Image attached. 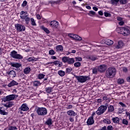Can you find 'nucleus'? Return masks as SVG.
Returning a JSON list of instances; mask_svg holds the SVG:
<instances>
[{
    "mask_svg": "<svg viewBox=\"0 0 130 130\" xmlns=\"http://www.w3.org/2000/svg\"><path fill=\"white\" fill-rule=\"evenodd\" d=\"M116 74V69L111 67L107 70L106 72V76L107 78H113Z\"/></svg>",
    "mask_w": 130,
    "mask_h": 130,
    "instance_id": "1",
    "label": "nucleus"
},
{
    "mask_svg": "<svg viewBox=\"0 0 130 130\" xmlns=\"http://www.w3.org/2000/svg\"><path fill=\"white\" fill-rule=\"evenodd\" d=\"M75 78H76V80H77L78 82L79 83H85V82H87L88 80H90V77L88 76H78L75 75Z\"/></svg>",
    "mask_w": 130,
    "mask_h": 130,
    "instance_id": "2",
    "label": "nucleus"
},
{
    "mask_svg": "<svg viewBox=\"0 0 130 130\" xmlns=\"http://www.w3.org/2000/svg\"><path fill=\"white\" fill-rule=\"evenodd\" d=\"M36 112L38 115L44 116L47 114V109L43 107H38L36 110Z\"/></svg>",
    "mask_w": 130,
    "mask_h": 130,
    "instance_id": "3",
    "label": "nucleus"
},
{
    "mask_svg": "<svg viewBox=\"0 0 130 130\" xmlns=\"http://www.w3.org/2000/svg\"><path fill=\"white\" fill-rule=\"evenodd\" d=\"M107 107H108V104H107L105 106H101L98 108L95 113L98 115H101V114H103L106 111Z\"/></svg>",
    "mask_w": 130,
    "mask_h": 130,
    "instance_id": "4",
    "label": "nucleus"
},
{
    "mask_svg": "<svg viewBox=\"0 0 130 130\" xmlns=\"http://www.w3.org/2000/svg\"><path fill=\"white\" fill-rule=\"evenodd\" d=\"M10 56L11 57H13V58H15V59H23V56L20 54H18V52L15 50L11 52Z\"/></svg>",
    "mask_w": 130,
    "mask_h": 130,
    "instance_id": "5",
    "label": "nucleus"
},
{
    "mask_svg": "<svg viewBox=\"0 0 130 130\" xmlns=\"http://www.w3.org/2000/svg\"><path fill=\"white\" fill-rule=\"evenodd\" d=\"M120 34L123 35V36H128L130 34L129 29L127 28V27H122L120 28Z\"/></svg>",
    "mask_w": 130,
    "mask_h": 130,
    "instance_id": "6",
    "label": "nucleus"
},
{
    "mask_svg": "<svg viewBox=\"0 0 130 130\" xmlns=\"http://www.w3.org/2000/svg\"><path fill=\"white\" fill-rule=\"evenodd\" d=\"M15 28H16V30L19 32H23V31H25V30H26V27L24 25H22L20 24H15Z\"/></svg>",
    "mask_w": 130,
    "mask_h": 130,
    "instance_id": "7",
    "label": "nucleus"
},
{
    "mask_svg": "<svg viewBox=\"0 0 130 130\" xmlns=\"http://www.w3.org/2000/svg\"><path fill=\"white\" fill-rule=\"evenodd\" d=\"M15 99V95L14 94H10L6 96L5 98L3 99V101L7 102V101H11Z\"/></svg>",
    "mask_w": 130,
    "mask_h": 130,
    "instance_id": "8",
    "label": "nucleus"
},
{
    "mask_svg": "<svg viewBox=\"0 0 130 130\" xmlns=\"http://www.w3.org/2000/svg\"><path fill=\"white\" fill-rule=\"evenodd\" d=\"M107 69V66L105 64H102L98 67V71L100 73H104Z\"/></svg>",
    "mask_w": 130,
    "mask_h": 130,
    "instance_id": "9",
    "label": "nucleus"
},
{
    "mask_svg": "<svg viewBox=\"0 0 130 130\" xmlns=\"http://www.w3.org/2000/svg\"><path fill=\"white\" fill-rule=\"evenodd\" d=\"M50 26L52 28H57L58 27V22L56 21H52L50 22Z\"/></svg>",
    "mask_w": 130,
    "mask_h": 130,
    "instance_id": "10",
    "label": "nucleus"
},
{
    "mask_svg": "<svg viewBox=\"0 0 130 130\" xmlns=\"http://www.w3.org/2000/svg\"><path fill=\"white\" fill-rule=\"evenodd\" d=\"M27 17H28V15L20 16L21 19L25 20V21L26 23V24L28 25L29 24V22H30V20H31V19H30V18Z\"/></svg>",
    "mask_w": 130,
    "mask_h": 130,
    "instance_id": "11",
    "label": "nucleus"
},
{
    "mask_svg": "<svg viewBox=\"0 0 130 130\" xmlns=\"http://www.w3.org/2000/svg\"><path fill=\"white\" fill-rule=\"evenodd\" d=\"M94 123V118L93 116L89 117L87 121V125H92Z\"/></svg>",
    "mask_w": 130,
    "mask_h": 130,
    "instance_id": "12",
    "label": "nucleus"
},
{
    "mask_svg": "<svg viewBox=\"0 0 130 130\" xmlns=\"http://www.w3.org/2000/svg\"><path fill=\"white\" fill-rule=\"evenodd\" d=\"M19 85V83L17 82L15 80H12L10 82V83L8 84V87H9V88H11V87H13V86H17Z\"/></svg>",
    "mask_w": 130,
    "mask_h": 130,
    "instance_id": "13",
    "label": "nucleus"
},
{
    "mask_svg": "<svg viewBox=\"0 0 130 130\" xmlns=\"http://www.w3.org/2000/svg\"><path fill=\"white\" fill-rule=\"evenodd\" d=\"M67 114H68L69 115V116H70L71 117H73L76 116V115H77V113L73 110L68 111Z\"/></svg>",
    "mask_w": 130,
    "mask_h": 130,
    "instance_id": "14",
    "label": "nucleus"
},
{
    "mask_svg": "<svg viewBox=\"0 0 130 130\" xmlns=\"http://www.w3.org/2000/svg\"><path fill=\"white\" fill-rule=\"evenodd\" d=\"M20 109H21V110H22V111H28V110H29V108L28 107L27 105L23 104L20 108Z\"/></svg>",
    "mask_w": 130,
    "mask_h": 130,
    "instance_id": "15",
    "label": "nucleus"
},
{
    "mask_svg": "<svg viewBox=\"0 0 130 130\" xmlns=\"http://www.w3.org/2000/svg\"><path fill=\"white\" fill-rule=\"evenodd\" d=\"M122 46H123V43L121 41H119L117 46H115V48L120 49V48H122Z\"/></svg>",
    "mask_w": 130,
    "mask_h": 130,
    "instance_id": "16",
    "label": "nucleus"
},
{
    "mask_svg": "<svg viewBox=\"0 0 130 130\" xmlns=\"http://www.w3.org/2000/svg\"><path fill=\"white\" fill-rule=\"evenodd\" d=\"M8 74L12 78H15L17 76V74H16V72H15L14 70L10 71Z\"/></svg>",
    "mask_w": 130,
    "mask_h": 130,
    "instance_id": "17",
    "label": "nucleus"
},
{
    "mask_svg": "<svg viewBox=\"0 0 130 130\" xmlns=\"http://www.w3.org/2000/svg\"><path fill=\"white\" fill-rule=\"evenodd\" d=\"M56 50L57 52H60L63 51V47L61 45H58L56 47Z\"/></svg>",
    "mask_w": 130,
    "mask_h": 130,
    "instance_id": "18",
    "label": "nucleus"
},
{
    "mask_svg": "<svg viewBox=\"0 0 130 130\" xmlns=\"http://www.w3.org/2000/svg\"><path fill=\"white\" fill-rule=\"evenodd\" d=\"M105 43L107 44V45H112V44H113V41L111 40H106Z\"/></svg>",
    "mask_w": 130,
    "mask_h": 130,
    "instance_id": "19",
    "label": "nucleus"
},
{
    "mask_svg": "<svg viewBox=\"0 0 130 130\" xmlns=\"http://www.w3.org/2000/svg\"><path fill=\"white\" fill-rule=\"evenodd\" d=\"M11 64L13 68H20V67L22 66V64L19 63H11Z\"/></svg>",
    "mask_w": 130,
    "mask_h": 130,
    "instance_id": "20",
    "label": "nucleus"
},
{
    "mask_svg": "<svg viewBox=\"0 0 130 130\" xmlns=\"http://www.w3.org/2000/svg\"><path fill=\"white\" fill-rule=\"evenodd\" d=\"M114 123H119V118L116 117L112 119Z\"/></svg>",
    "mask_w": 130,
    "mask_h": 130,
    "instance_id": "21",
    "label": "nucleus"
},
{
    "mask_svg": "<svg viewBox=\"0 0 130 130\" xmlns=\"http://www.w3.org/2000/svg\"><path fill=\"white\" fill-rule=\"evenodd\" d=\"M68 63H69V64H73L74 62H75V59L73 58H68Z\"/></svg>",
    "mask_w": 130,
    "mask_h": 130,
    "instance_id": "22",
    "label": "nucleus"
},
{
    "mask_svg": "<svg viewBox=\"0 0 130 130\" xmlns=\"http://www.w3.org/2000/svg\"><path fill=\"white\" fill-rule=\"evenodd\" d=\"M58 74L60 77H64L66 75V72L62 70H60L58 72Z\"/></svg>",
    "mask_w": 130,
    "mask_h": 130,
    "instance_id": "23",
    "label": "nucleus"
},
{
    "mask_svg": "<svg viewBox=\"0 0 130 130\" xmlns=\"http://www.w3.org/2000/svg\"><path fill=\"white\" fill-rule=\"evenodd\" d=\"M73 40H78V41H81V40H82V37L79 36L78 35H75Z\"/></svg>",
    "mask_w": 130,
    "mask_h": 130,
    "instance_id": "24",
    "label": "nucleus"
},
{
    "mask_svg": "<svg viewBox=\"0 0 130 130\" xmlns=\"http://www.w3.org/2000/svg\"><path fill=\"white\" fill-rule=\"evenodd\" d=\"M108 112H113V111H114L113 106L110 105L108 108Z\"/></svg>",
    "mask_w": 130,
    "mask_h": 130,
    "instance_id": "25",
    "label": "nucleus"
},
{
    "mask_svg": "<svg viewBox=\"0 0 130 130\" xmlns=\"http://www.w3.org/2000/svg\"><path fill=\"white\" fill-rule=\"evenodd\" d=\"M46 124L47 125H51V124H52V119H51V118H49L46 121Z\"/></svg>",
    "mask_w": 130,
    "mask_h": 130,
    "instance_id": "26",
    "label": "nucleus"
},
{
    "mask_svg": "<svg viewBox=\"0 0 130 130\" xmlns=\"http://www.w3.org/2000/svg\"><path fill=\"white\" fill-rule=\"evenodd\" d=\"M30 72H31V68L27 67L24 70V74H29V73H30Z\"/></svg>",
    "mask_w": 130,
    "mask_h": 130,
    "instance_id": "27",
    "label": "nucleus"
},
{
    "mask_svg": "<svg viewBox=\"0 0 130 130\" xmlns=\"http://www.w3.org/2000/svg\"><path fill=\"white\" fill-rule=\"evenodd\" d=\"M117 82L118 84H119V85H121V84H123L124 83V80L122 78H119L118 79H117Z\"/></svg>",
    "mask_w": 130,
    "mask_h": 130,
    "instance_id": "28",
    "label": "nucleus"
},
{
    "mask_svg": "<svg viewBox=\"0 0 130 130\" xmlns=\"http://www.w3.org/2000/svg\"><path fill=\"white\" fill-rule=\"evenodd\" d=\"M40 85H41V83H40V81H34V86H35V87H39V86H40Z\"/></svg>",
    "mask_w": 130,
    "mask_h": 130,
    "instance_id": "29",
    "label": "nucleus"
},
{
    "mask_svg": "<svg viewBox=\"0 0 130 130\" xmlns=\"http://www.w3.org/2000/svg\"><path fill=\"white\" fill-rule=\"evenodd\" d=\"M87 15H88V16H90V17H93V16H95L96 15V12L93 11H90L89 13H87Z\"/></svg>",
    "mask_w": 130,
    "mask_h": 130,
    "instance_id": "30",
    "label": "nucleus"
},
{
    "mask_svg": "<svg viewBox=\"0 0 130 130\" xmlns=\"http://www.w3.org/2000/svg\"><path fill=\"white\" fill-rule=\"evenodd\" d=\"M46 91L47 93L50 94V92L52 91V87H49L45 88Z\"/></svg>",
    "mask_w": 130,
    "mask_h": 130,
    "instance_id": "31",
    "label": "nucleus"
},
{
    "mask_svg": "<svg viewBox=\"0 0 130 130\" xmlns=\"http://www.w3.org/2000/svg\"><path fill=\"white\" fill-rule=\"evenodd\" d=\"M104 123H106L107 124H110L111 121L109 119H105L103 120Z\"/></svg>",
    "mask_w": 130,
    "mask_h": 130,
    "instance_id": "32",
    "label": "nucleus"
},
{
    "mask_svg": "<svg viewBox=\"0 0 130 130\" xmlns=\"http://www.w3.org/2000/svg\"><path fill=\"white\" fill-rule=\"evenodd\" d=\"M68 60H69V57H62V61H63V62H64V63L68 62Z\"/></svg>",
    "mask_w": 130,
    "mask_h": 130,
    "instance_id": "33",
    "label": "nucleus"
},
{
    "mask_svg": "<svg viewBox=\"0 0 130 130\" xmlns=\"http://www.w3.org/2000/svg\"><path fill=\"white\" fill-rule=\"evenodd\" d=\"M88 59L92 60V61H94V60H96V59H97V57L95 56L91 55L88 56Z\"/></svg>",
    "mask_w": 130,
    "mask_h": 130,
    "instance_id": "34",
    "label": "nucleus"
},
{
    "mask_svg": "<svg viewBox=\"0 0 130 130\" xmlns=\"http://www.w3.org/2000/svg\"><path fill=\"white\" fill-rule=\"evenodd\" d=\"M44 77H45V75L43 74H40L38 76V79H39V80H41L42 79H44Z\"/></svg>",
    "mask_w": 130,
    "mask_h": 130,
    "instance_id": "35",
    "label": "nucleus"
},
{
    "mask_svg": "<svg viewBox=\"0 0 130 130\" xmlns=\"http://www.w3.org/2000/svg\"><path fill=\"white\" fill-rule=\"evenodd\" d=\"M17 129V127L10 126L8 129H5V130H16Z\"/></svg>",
    "mask_w": 130,
    "mask_h": 130,
    "instance_id": "36",
    "label": "nucleus"
},
{
    "mask_svg": "<svg viewBox=\"0 0 130 130\" xmlns=\"http://www.w3.org/2000/svg\"><path fill=\"white\" fill-rule=\"evenodd\" d=\"M3 105L5 106V107H7V108H10L13 106V104L10 103L8 105L6 104H4Z\"/></svg>",
    "mask_w": 130,
    "mask_h": 130,
    "instance_id": "37",
    "label": "nucleus"
},
{
    "mask_svg": "<svg viewBox=\"0 0 130 130\" xmlns=\"http://www.w3.org/2000/svg\"><path fill=\"white\" fill-rule=\"evenodd\" d=\"M42 29H43V30H44V31H45V32H46L47 34H49L50 31L49 30H48V29L45 28V27H44V26H42Z\"/></svg>",
    "mask_w": 130,
    "mask_h": 130,
    "instance_id": "38",
    "label": "nucleus"
},
{
    "mask_svg": "<svg viewBox=\"0 0 130 130\" xmlns=\"http://www.w3.org/2000/svg\"><path fill=\"white\" fill-rule=\"evenodd\" d=\"M121 5H125L127 4V0H119Z\"/></svg>",
    "mask_w": 130,
    "mask_h": 130,
    "instance_id": "39",
    "label": "nucleus"
},
{
    "mask_svg": "<svg viewBox=\"0 0 130 130\" xmlns=\"http://www.w3.org/2000/svg\"><path fill=\"white\" fill-rule=\"evenodd\" d=\"M0 108H1L0 107ZM0 113H1V114H2L3 115H8V112H6V111L5 110L0 109Z\"/></svg>",
    "mask_w": 130,
    "mask_h": 130,
    "instance_id": "40",
    "label": "nucleus"
},
{
    "mask_svg": "<svg viewBox=\"0 0 130 130\" xmlns=\"http://www.w3.org/2000/svg\"><path fill=\"white\" fill-rule=\"evenodd\" d=\"M119 2V0H111V4L112 5H117V3Z\"/></svg>",
    "mask_w": 130,
    "mask_h": 130,
    "instance_id": "41",
    "label": "nucleus"
},
{
    "mask_svg": "<svg viewBox=\"0 0 130 130\" xmlns=\"http://www.w3.org/2000/svg\"><path fill=\"white\" fill-rule=\"evenodd\" d=\"M30 21L31 22V24L32 25V26H36V22H35L34 18H30Z\"/></svg>",
    "mask_w": 130,
    "mask_h": 130,
    "instance_id": "42",
    "label": "nucleus"
},
{
    "mask_svg": "<svg viewBox=\"0 0 130 130\" xmlns=\"http://www.w3.org/2000/svg\"><path fill=\"white\" fill-rule=\"evenodd\" d=\"M122 123H123V124H125V125H127V124H128V121H127L125 119H123L122 120Z\"/></svg>",
    "mask_w": 130,
    "mask_h": 130,
    "instance_id": "43",
    "label": "nucleus"
},
{
    "mask_svg": "<svg viewBox=\"0 0 130 130\" xmlns=\"http://www.w3.org/2000/svg\"><path fill=\"white\" fill-rule=\"evenodd\" d=\"M49 54H50V55H54L55 52L53 50H50L49 51Z\"/></svg>",
    "mask_w": 130,
    "mask_h": 130,
    "instance_id": "44",
    "label": "nucleus"
},
{
    "mask_svg": "<svg viewBox=\"0 0 130 130\" xmlns=\"http://www.w3.org/2000/svg\"><path fill=\"white\" fill-rule=\"evenodd\" d=\"M74 67L76 68H79V67H81V62H76L74 63Z\"/></svg>",
    "mask_w": 130,
    "mask_h": 130,
    "instance_id": "45",
    "label": "nucleus"
},
{
    "mask_svg": "<svg viewBox=\"0 0 130 130\" xmlns=\"http://www.w3.org/2000/svg\"><path fill=\"white\" fill-rule=\"evenodd\" d=\"M113 126L112 125H110L107 126V130H113Z\"/></svg>",
    "mask_w": 130,
    "mask_h": 130,
    "instance_id": "46",
    "label": "nucleus"
},
{
    "mask_svg": "<svg viewBox=\"0 0 130 130\" xmlns=\"http://www.w3.org/2000/svg\"><path fill=\"white\" fill-rule=\"evenodd\" d=\"M27 60L28 61H33L34 60H35V58L34 57H31L28 58Z\"/></svg>",
    "mask_w": 130,
    "mask_h": 130,
    "instance_id": "47",
    "label": "nucleus"
},
{
    "mask_svg": "<svg viewBox=\"0 0 130 130\" xmlns=\"http://www.w3.org/2000/svg\"><path fill=\"white\" fill-rule=\"evenodd\" d=\"M105 17H111V14L108 12L104 13Z\"/></svg>",
    "mask_w": 130,
    "mask_h": 130,
    "instance_id": "48",
    "label": "nucleus"
},
{
    "mask_svg": "<svg viewBox=\"0 0 130 130\" xmlns=\"http://www.w3.org/2000/svg\"><path fill=\"white\" fill-rule=\"evenodd\" d=\"M72 71H73V69H69V68H67L66 69V73H67L68 74H70V73H71V72H72Z\"/></svg>",
    "mask_w": 130,
    "mask_h": 130,
    "instance_id": "49",
    "label": "nucleus"
},
{
    "mask_svg": "<svg viewBox=\"0 0 130 130\" xmlns=\"http://www.w3.org/2000/svg\"><path fill=\"white\" fill-rule=\"evenodd\" d=\"M98 71V69H97L96 68L93 69L92 70L93 74H97Z\"/></svg>",
    "mask_w": 130,
    "mask_h": 130,
    "instance_id": "50",
    "label": "nucleus"
},
{
    "mask_svg": "<svg viewBox=\"0 0 130 130\" xmlns=\"http://www.w3.org/2000/svg\"><path fill=\"white\" fill-rule=\"evenodd\" d=\"M122 70L124 73H127V68L126 67H123Z\"/></svg>",
    "mask_w": 130,
    "mask_h": 130,
    "instance_id": "51",
    "label": "nucleus"
},
{
    "mask_svg": "<svg viewBox=\"0 0 130 130\" xmlns=\"http://www.w3.org/2000/svg\"><path fill=\"white\" fill-rule=\"evenodd\" d=\"M27 6V1H23V4H22V7H26Z\"/></svg>",
    "mask_w": 130,
    "mask_h": 130,
    "instance_id": "52",
    "label": "nucleus"
},
{
    "mask_svg": "<svg viewBox=\"0 0 130 130\" xmlns=\"http://www.w3.org/2000/svg\"><path fill=\"white\" fill-rule=\"evenodd\" d=\"M119 25H120V26H123V25H124V22L123 21H121L118 23Z\"/></svg>",
    "mask_w": 130,
    "mask_h": 130,
    "instance_id": "53",
    "label": "nucleus"
},
{
    "mask_svg": "<svg viewBox=\"0 0 130 130\" xmlns=\"http://www.w3.org/2000/svg\"><path fill=\"white\" fill-rule=\"evenodd\" d=\"M69 37H71V38H72L73 40H74V38L75 37V35L73 34H70L69 35Z\"/></svg>",
    "mask_w": 130,
    "mask_h": 130,
    "instance_id": "54",
    "label": "nucleus"
},
{
    "mask_svg": "<svg viewBox=\"0 0 130 130\" xmlns=\"http://www.w3.org/2000/svg\"><path fill=\"white\" fill-rule=\"evenodd\" d=\"M119 104L122 106V107H126V106L124 104H123L122 102H119Z\"/></svg>",
    "mask_w": 130,
    "mask_h": 130,
    "instance_id": "55",
    "label": "nucleus"
},
{
    "mask_svg": "<svg viewBox=\"0 0 130 130\" xmlns=\"http://www.w3.org/2000/svg\"><path fill=\"white\" fill-rule=\"evenodd\" d=\"M73 108V106L72 105H69L67 107V109H72Z\"/></svg>",
    "mask_w": 130,
    "mask_h": 130,
    "instance_id": "56",
    "label": "nucleus"
},
{
    "mask_svg": "<svg viewBox=\"0 0 130 130\" xmlns=\"http://www.w3.org/2000/svg\"><path fill=\"white\" fill-rule=\"evenodd\" d=\"M76 60L78 61H82V57H76Z\"/></svg>",
    "mask_w": 130,
    "mask_h": 130,
    "instance_id": "57",
    "label": "nucleus"
},
{
    "mask_svg": "<svg viewBox=\"0 0 130 130\" xmlns=\"http://www.w3.org/2000/svg\"><path fill=\"white\" fill-rule=\"evenodd\" d=\"M117 21H120H120H122V18H121L120 17H117Z\"/></svg>",
    "mask_w": 130,
    "mask_h": 130,
    "instance_id": "58",
    "label": "nucleus"
},
{
    "mask_svg": "<svg viewBox=\"0 0 130 130\" xmlns=\"http://www.w3.org/2000/svg\"><path fill=\"white\" fill-rule=\"evenodd\" d=\"M53 63L55 65L57 66V64H58V63H59V61H55L53 62Z\"/></svg>",
    "mask_w": 130,
    "mask_h": 130,
    "instance_id": "59",
    "label": "nucleus"
},
{
    "mask_svg": "<svg viewBox=\"0 0 130 130\" xmlns=\"http://www.w3.org/2000/svg\"><path fill=\"white\" fill-rule=\"evenodd\" d=\"M69 120H70V121H71V122H74V117H70L69 118Z\"/></svg>",
    "mask_w": 130,
    "mask_h": 130,
    "instance_id": "60",
    "label": "nucleus"
},
{
    "mask_svg": "<svg viewBox=\"0 0 130 130\" xmlns=\"http://www.w3.org/2000/svg\"><path fill=\"white\" fill-rule=\"evenodd\" d=\"M37 19H38V20H40L41 19V17L39 14L37 15Z\"/></svg>",
    "mask_w": 130,
    "mask_h": 130,
    "instance_id": "61",
    "label": "nucleus"
},
{
    "mask_svg": "<svg viewBox=\"0 0 130 130\" xmlns=\"http://www.w3.org/2000/svg\"><path fill=\"white\" fill-rule=\"evenodd\" d=\"M99 15L100 16H103V12L102 11H99Z\"/></svg>",
    "mask_w": 130,
    "mask_h": 130,
    "instance_id": "62",
    "label": "nucleus"
},
{
    "mask_svg": "<svg viewBox=\"0 0 130 130\" xmlns=\"http://www.w3.org/2000/svg\"><path fill=\"white\" fill-rule=\"evenodd\" d=\"M92 9L93 10H94V11H95V12H97V11H98V8L96 7H93Z\"/></svg>",
    "mask_w": 130,
    "mask_h": 130,
    "instance_id": "63",
    "label": "nucleus"
},
{
    "mask_svg": "<svg viewBox=\"0 0 130 130\" xmlns=\"http://www.w3.org/2000/svg\"><path fill=\"white\" fill-rule=\"evenodd\" d=\"M127 82H129L130 83V76L126 78Z\"/></svg>",
    "mask_w": 130,
    "mask_h": 130,
    "instance_id": "64",
    "label": "nucleus"
}]
</instances>
